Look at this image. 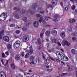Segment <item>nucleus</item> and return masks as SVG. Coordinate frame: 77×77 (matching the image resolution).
Listing matches in <instances>:
<instances>
[{"label":"nucleus","mask_w":77,"mask_h":77,"mask_svg":"<svg viewBox=\"0 0 77 77\" xmlns=\"http://www.w3.org/2000/svg\"><path fill=\"white\" fill-rule=\"evenodd\" d=\"M5 54H6L7 56H8L9 55V52L8 51H7L5 53Z\"/></svg>","instance_id":"obj_53"},{"label":"nucleus","mask_w":77,"mask_h":77,"mask_svg":"<svg viewBox=\"0 0 77 77\" xmlns=\"http://www.w3.org/2000/svg\"><path fill=\"white\" fill-rule=\"evenodd\" d=\"M33 25L34 27L37 28L39 26V23L38 21H35L33 23Z\"/></svg>","instance_id":"obj_9"},{"label":"nucleus","mask_w":77,"mask_h":77,"mask_svg":"<svg viewBox=\"0 0 77 77\" xmlns=\"http://www.w3.org/2000/svg\"><path fill=\"white\" fill-rule=\"evenodd\" d=\"M59 17V15L57 14H55L54 16V18H56V17Z\"/></svg>","instance_id":"obj_48"},{"label":"nucleus","mask_w":77,"mask_h":77,"mask_svg":"<svg viewBox=\"0 0 77 77\" xmlns=\"http://www.w3.org/2000/svg\"><path fill=\"white\" fill-rule=\"evenodd\" d=\"M11 66L12 69H14L15 68V67H16L15 66V64H13V63L12 64H11Z\"/></svg>","instance_id":"obj_27"},{"label":"nucleus","mask_w":77,"mask_h":77,"mask_svg":"<svg viewBox=\"0 0 77 77\" xmlns=\"http://www.w3.org/2000/svg\"><path fill=\"white\" fill-rule=\"evenodd\" d=\"M21 56H24V53L22 52L20 54Z\"/></svg>","instance_id":"obj_44"},{"label":"nucleus","mask_w":77,"mask_h":77,"mask_svg":"<svg viewBox=\"0 0 77 77\" xmlns=\"http://www.w3.org/2000/svg\"><path fill=\"white\" fill-rule=\"evenodd\" d=\"M72 10H74L75 9V5H72Z\"/></svg>","instance_id":"obj_36"},{"label":"nucleus","mask_w":77,"mask_h":77,"mask_svg":"<svg viewBox=\"0 0 77 77\" xmlns=\"http://www.w3.org/2000/svg\"><path fill=\"white\" fill-rule=\"evenodd\" d=\"M50 59H51V60H53V61H56V60H55V59H54L53 58H52L51 57H50Z\"/></svg>","instance_id":"obj_45"},{"label":"nucleus","mask_w":77,"mask_h":77,"mask_svg":"<svg viewBox=\"0 0 77 77\" xmlns=\"http://www.w3.org/2000/svg\"><path fill=\"white\" fill-rule=\"evenodd\" d=\"M38 44L40 45V44H41V40H40V39L38 38Z\"/></svg>","instance_id":"obj_43"},{"label":"nucleus","mask_w":77,"mask_h":77,"mask_svg":"<svg viewBox=\"0 0 77 77\" xmlns=\"http://www.w3.org/2000/svg\"><path fill=\"white\" fill-rule=\"evenodd\" d=\"M29 50L28 51V53H30V54H33V49L32 48V45L29 47Z\"/></svg>","instance_id":"obj_6"},{"label":"nucleus","mask_w":77,"mask_h":77,"mask_svg":"<svg viewBox=\"0 0 77 77\" xmlns=\"http://www.w3.org/2000/svg\"><path fill=\"white\" fill-rule=\"evenodd\" d=\"M51 3L52 5H56L57 4V0H52Z\"/></svg>","instance_id":"obj_11"},{"label":"nucleus","mask_w":77,"mask_h":77,"mask_svg":"<svg viewBox=\"0 0 77 77\" xmlns=\"http://www.w3.org/2000/svg\"><path fill=\"white\" fill-rule=\"evenodd\" d=\"M28 40H29V38L26 35L25 36L23 39V41L24 42H27V41H28Z\"/></svg>","instance_id":"obj_13"},{"label":"nucleus","mask_w":77,"mask_h":77,"mask_svg":"<svg viewBox=\"0 0 77 77\" xmlns=\"http://www.w3.org/2000/svg\"><path fill=\"white\" fill-rule=\"evenodd\" d=\"M40 13L41 14H44V11H41Z\"/></svg>","instance_id":"obj_62"},{"label":"nucleus","mask_w":77,"mask_h":77,"mask_svg":"<svg viewBox=\"0 0 77 77\" xmlns=\"http://www.w3.org/2000/svg\"><path fill=\"white\" fill-rule=\"evenodd\" d=\"M7 17V13H2L0 16V20L1 21H5Z\"/></svg>","instance_id":"obj_2"},{"label":"nucleus","mask_w":77,"mask_h":77,"mask_svg":"<svg viewBox=\"0 0 77 77\" xmlns=\"http://www.w3.org/2000/svg\"><path fill=\"white\" fill-rule=\"evenodd\" d=\"M26 11L25 10H22L20 12L21 14H24Z\"/></svg>","instance_id":"obj_25"},{"label":"nucleus","mask_w":77,"mask_h":77,"mask_svg":"<svg viewBox=\"0 0 77 77\" xmlns=\"http://www.w3.org/2000/svg\"><path fill=\"white\" fill-rule=\"evenodd\" d=\"M29 57V54L27 53L26 54L25 56V58H27Z\"/></svg>","instance_id":"obj_34"},{"label":"nucleus","mask_w":77,"mask_h":77,"mask_svg":"<svg viewBox=\"0 0 77 77\" xmlns=\"http://www.w3.org/2000/svg\"><path fill=\"white\" fill-rule=\"evenodd\" d=\"M30 22H26L25 25L26 26H29V25H30Z\"/></svg>","instance_id":"obj_29"},{"label":"nucleus","mask_w":77,"mask_h":77,"mask_svg":"<svg viewBox=\"0 0 77 77\" xmlns=\"http://www.w3.org/2000/svg\"><path fill=\"white\" fill-rule=\"evenodd\" d=\"M48 6H49V7H50L51 8H53V5H48Z\"/></svg>","instance_id":"obj_58"},{"label":"nucleus","mask_w":77,"mask_h":77,"mask_svg":"<svg viewBox=\"0 0 77 77\" xmlns=\"http://www.w3.org/2000/svg\"><path fill=\"white\" fill-rule=\"evenodd\" d=\"M37 6V3L34 4L33 5L32 7V9H35Z\"/></svg>","instance_id":"obj_17"},{"label":"nucleus","mask_w":77,"mask_h":77,"mask_svg":"<svg viewBox=\"0 0 77 77\" xmlns=\"http://www.w3.org/2000/svg\"><path fill=\"white\" fill-rule=\"evenodd\" d=\"M0 77H6V74L4 72H1L0 73Z\"/></svg>","instance_id":"obj_14"},{"label":"nucleus","mask_w":77,"mask_h":77,"mask_svg":"<svg viewBox=\"0 0 77 77\" xmlns=\"http://www.w3.org/2000/svg\"><path fill=\"white\" fill-rule=\"evenodd\" d=\"M51 33L54 36H56L57 34V31L55 30H53L51 32Z\"/></svg>","instance_id":"obj_12"},{"label":"nucleus","mask_w":77,"mask_h":77,"mask_svg":"<svg viewBox=\"0 0 77 77\" xmlns=\"http://www.w3.org/2000/svg\"><path fill=\"white\" fill-rule=\"evenodd\" d=\"M11 44H8V45H7V48L8 50H10L11 48Z\"/></svg>","instance_id":"obj_26"},{"label":"nucleus","mask_w":77,"mask_h":77,"mask_svg":"<svg viewBox=\"0 0 77 77\" xmlns=\"http://www.w3.org/2000/svg\"><path fill=\"white\" fill-rule=\"evenodd\" d=\"M15 43H16V44L20 45V44H21V42H20V41H17Z\"/></svg>","instance_id":"obj_33"},{"label":"nucleus","mask_w":77,"mask_h":77,"mask_svg":"<svg viewBox=\"0 0 77 77\" xmlns=\"http://www.w3.org/2000/svg\"><path fill=\"white\" fill-rule=\"evenodd\" d=\"M14 16L16 18L18 19L19 18V17H20V15L17 14H15Z\"/></svg>","instance_id":"obj_23"},{"label":"nucleus","mask_w":77,"mask_h":77,"mask_svg":"<svg viewBox=\"0 0 77 77\" xmlns=\"http://www.w3.org/2000/svg\"><path fill=\"white\" fill-rule=\"evenodd\" d=\"M45 20L46 21H48V18H50L48 17H45Z\"/></svg>","instance_id":"obj_38"},{"label":"nucleus","mask_w":77,"mask_h":77,"mask_svg":"<svg viewBox=\"0 0 77 77\" xmlns=\"http://www.w3.org/2000/svg\"><path fill=\"white\" fill-rule=\"evenodd\" d=\"M69 66V70L71 71V70L72 69V68H71V67H69V66Z\"/></svg>","instance_id":"obj_50"},{"label":"nucleus","mask_w":77,"mask_h":77,"mask_svg":"<svg viewBox=\"0 0 77 77\" xmlns=\"http://www.w3.org/2000/svg\"><path fill=\"white\" fill-rule=\"evenodd\" d=\"M65 74H66V73H63L61 74V76H64V75H65Z\"/></svg>","instance_id":"obj_57"},{"label":"nucleus","mask_w":77,"mask_h":77,"mask_svg":"<svg viewBox=\"0 0 77 77\" xmlns=\"http://www.w3.org/2000/svg\"><path fill=\"white\" fill-rule=\"evenodd\" d=\"M20 45L17 44L16 43H15L14 45V48H18V47H20Z\"/></svg>","instance_id":"obj_16"},{"label":"nucleus","mask_w":77,"mask_h":77,"mask_svg":"<svg viewBox=\"0 0 77 77\" xmlns=\"http://www.w3.org/2000/svg\"><path fill=\"white\" fill-rule=\"evenodd\" d=\"M42 21L43 23L44 24H46V22H45V20H43V19L42 20Z\"/></svg>","instance_id":"obj_41"},{"label":"nucleus","mask_w":77,"mask_h":77,"mask_svg":"<svg viewBox=\"0 0 77 77\" xmlns=\"http://www.w3.org/2000/svg\"><path fill=\"white\" fill-rule=\"evenodd\" d=\"M4 30H3L0 32V39H3V36L4 35Z\"/></svg>","instance_id":"obj_7"},{"label":"nucleus","mask_w":77,"mask_h":77,"mask_svg":"<svg viewBox=\"0 0 77 77\" xmlns=\"http://www.w3.org/2000/svg\"><path fill=\"white\" fill-rule=\"evenodd\" d=\"M76 39H77V38L75 37H73L72 38V41H75V40H76Z\"/></svg>","instance_id":"obj_46"},{"label":"nucleus","mask_w":77,"mask_h":77,"mask_svg":"<svg viewBox=\"0 0 77 77\" xmlns=\"http://www.w3.org/2000/svg\"><path fill=\"white\" fill-rule=\"evenodd\" d=\"M62 60L64 61H66L68 60V58L67 57L65 56Z\"/></svg>","instance_id":"obj_15"},{"label":"nucleus","mask_w":77,"mask_h":77,"mask_svg":"<svg viewBox=\"0 0 77 77\" xmlns=\"http://www.w3.org/2000/svg\"><path fill=\"white\" fill-rule=\"evenodd\" d=\"M75 21V19H72V20L69 19V22L70 23H74Z\"/></svg>","instance_id":"obj_24"},{"label":"nucleus","mask_w":77,"mask_h":77,"mask_svg":"<svg viewBox=\"0 0 77 77\" xmlns=\"http://www.w3.org/2000/svg\"><path fill=\"white\" fill-rule=\"evenodd\" d=\"M19 77H23V75H19Z\"/></svg>","instance_id":"obj_63"},{"label":"nucleus","mask_w":77,"mask_h":77,"mask_svg":"<svg viewBox=\"0 0 77 77\" xmlns=\"http://www.w3.org/2000/svg\"><path fill=\"white\" fill-rule=\"evenodd\" d=\"M60 36L62 38H64L65 36H66V35L65 34V32H62L60 34Z\"/></svg>","instance_id":"obj_10"},{"label":"nucleus","mask_w":77,"mask_h":77,"mask_svg":"<svg viewBox=\"0 0 77 77\" xmlns=\"http://www.w3.org/2000/svg\"><path fill=\"white\" fill-rule=\"evenodd\" d=\"M71 52L73 54H74L75 53V49H72L71 51Z\"/></svg>","instance_id":"obj_31"},{"label":"nucleus","mask_w":77,"mask_h":77,"mask_svg":"<svg viewBox=\"0 0 77 77\" xmlns=\"http://www.w3.org/2000/svg\"><path fill=\"white\" fill-rule=\"evenodd\" d=\"M60 4L61 6H63V2H61Z\"/></svg>","instance_id":"obj_61"},{"label":"nucleus","mask_w":77,"mask_h":77,"mask_svg":"<svg viewBox=\"0 0 77 77\" xmlns=\"http://www.w3.org/2000/svg\"><path fill=\"white\" fill-rule=\"evenodd\" d=\"M36 17H39L40 18L38 20V22L39 23H41L42 21V20H43V19L42 18V16L41 15V14H38L36 15Z\"/></svg>","instance_id":"obj_5"},{"label":"nucleus","mask_w":77,"mask_h":77,"mask_svg":"<svg viewBox=\"0 0 77 77\" xmlns=\"http://www.w3.org/2000/svg\"><path fill=\"white\" fill-rule=\"evenodd\" d=\"M10 27H14V26H15V24H11L10 25Z\"/></svg>","instance_id":"obj_49"},{"label":"nucleus","mask_w":77,"mask_h":77,"mask_svg":"<svg viewBox=\"0 0 77 77\" xmlns=\"http://www.w3.org/2000/svg\"><path fill=\"white\" fill-rule=\"evenodd\" d=\"M44 33L41 32V33L40 34L41 38H42V36L43 35H44Z\"/></svg>","instance_id":"obj_52"},{"label":"nucleus","mask_w":77,"mask_h":77,"mask_svg":"<svg viewBox=\"0 0 77 77\" xmlns=\"http://www.w3.org/2000/svg\"><path fill=\"white\" fill-rule=\"evenodd\" d=\"M43 57V59H44L45 61H47V60L46 59H45V56L44 55V54L42 55Z\"/></svg>","instance_id":"obj_42"},{"label":"nucleus","mask_w":77,"mask_h":77,"mask_svg":"<svg viewBox=\"0 0 77 77\" xmlns=\"http://www.w3.org/2000/svg\"><path fill=\"white\" fill-rule=\"evenodd\" d=\"M32 77H39V75L36 74H33L32 75Z\"/></svg>","instance_id":"obj_32"},{"label":"nucleus","mask_w":77,"mask_h":77,"mask_svg":"<svg viewBox=\"0 0 77 77\" xmlns=\"http://www.w3.org/2000/svg\"><path fill=\"white\" fill-rule=\"evenodd\" d=\"M44 63V65L45 66H47L48 64V63L47 62V61H45Z\"/></svg>","instance_id":"obj_28"},{"label":"nucleus","mask_w":77,"mask_h":77,"mask_svg":"<svg viewBox=\"0 0 77 77\" xmlns=\"http://www.w3.org/2000/svg\"><path fill=\"white\" fill-rule=\"evenodd\" d=\"M2 56L3 57H5V53H3L2 54Z\"/></svg>","instance_id":"obj_51"},{"label":"nucleus","mask_w":77,"mask_h":77,"mask_svg":"<svg viewBox=\"0 0 77 77\" xmlns=\"http://www.w3.org/2000/svg\"><path fill=\"white\" fill-rule=\"evenodd\" d=\"M28 71H29V72H32V70H31V69H29L28 70Z\"/></svg>","instance_id":"obj_60"},{"label":"nucleus","mask_w":77,"mask_h":77,"mask_svg":"<svg viewBox=\"0 0 77 77\" xmlns=\"http://www.w3.org/2000/svg\"><path fill=\"white\" fill-rule=\"evenodd\" d=\"M1 62L2 63V64L5 65V66H6L8 63V61H7L6 64H5V63H4V61H3V59L1 60Z\"/></svg>","instance_id":"obj_19"},{"label":"nucleus","mask_w":77,"mask_h":77,"mask_svg":"<svg viewBox=\"0 0 77 77\" xmlns=\"http://www.w3.org/2000/svg\"><path fill=\"white\" fill-rule=\"evenodd\" d=\"M52 42L54 43H57L58 41H57V40L55 39H54L52 40Z\"/></svg>","instance_id":"obj_30"},{"label":"nucleus","mask_w":77,"mask_h":77,"mask_svg":"<svg viewBox=\"0 0 77 77\" xmlns=\"http://www.w3.org/2000/svg\"><path fill=\"white\" fill-rule=\"evenodd\" d=\"M3 39L5 42H9V38L8 36H5Z\"/></svg>","instance_id":"obj_8"},{"label":"nucleus","mask_w":77,"mask_h":77,"mask_svg":"<svg viewBox=\"0 0 77 77\" xmlns=\"http://www.w3.org/2000/svg\"><path fill=\"white\" fill-rule=\"evenodd\" d=\"M22 30L23 31H26L27 30V28L26 27H24L22 28Z\"/></svg>","instance_id":"obj_37"},{"label":"nucleus","mask_w":77,"mask_h":77,"mask_svg":"<svg viewBox=\"0 0 77 77\" xmlns=\"http://www.w3.org/2000/svg\"><path fill=\"white\" fill-rule=\"evenodd\" d=\"M60 20V18L58 17L56 18V19H54L53 21H55V22H58Z\"/></svg>","instance_id":"obj_21"},{"label":"nucleus","mask_w":77,"mask_h":77,"mask_svg":"<svg viewBox=\"0 0 77 77\" xmlns=\"http://www.w3.org/2000/svg\"><path fill=\"white\" fill-rule=\"evenodd\" d=\"M22 20L24 22H26L27 21V18L26 17H24L23 18Z\"/></svg>","instance_id":"obj_22"},{"label":"nucleus","mask_w":77,"mask_h":77,"mask_svg":"<svg viewBox=\"0 0 77 77\" xmlns=\"http://www.w3.org/2000/svg\"><path fill=\"white\" fill-rule=\"evenodd\" d=\"M15 58L16 60H18L20 59V56L18 55H17L15 56Z\"/></svg>","instance_id":"obj_18"},{"label":"nucleus","mask_w":77,"mask_h":77,"mask_svg":"<svg viewBox=\"0 0 77 77\" xmlns=\"http://www.w3.org/2000/svg\"><path fill=\"white\" fill-rule=\"evenodd\" d=\"M20 71H21L23 73L24 72V70H23V69H20Z\"/></svg>","instance_id":"obj_59"},{"label":"nucleus","mask_w":77,"mask_h":77,"mask_svg":"<svg viewBox=\"0 0 77 77\" xmlns=\"http://www.w3.org/2000/svg\"><path fill=\"white\" fill-rule=\"evenodd\" d=\"M57 44H58L59 45H60V46H61V44L59 42H57Z\"/></svg>","instance_id":"obj_47"},{"label":"nucleus","mask_w":77,"mask_h":77,"mask_svg":"<svg viewBox=\"0 0 77 77\" xmlns=\"http://www.w3.org/2000/svg\"><path fill=\"white\" fill-rule=\"evenodd\" d=\"M29 60L30 61H31L30 63L31 65H35L34 62H35V57L34 56H31L30 57Z\"/></svg>","instance_id":"obj_4"},{"label":"nucleus","mask_w":77,"mask_h":77,"mask_svg":"<svg viewBox=\"0 0 77 77\" xmlns=\"http://www.w3.org/2000/svg\"><path fill=\"white\" fill-rule=\"evenodd\" d=\"M61 44L63 46H65L66 45L67 46L69 45V42H68V41L66 40L65 39H64L63 41H62Z\"/></svg>","instance_id":"obj_3"},{"label":"nucleus","mask_w":77,"mask_h":77,"mask_svg":"<svg viewBox=\"0 0 77 77\" xmlns=\"http://www.w3.org/2000/svg\"><path fill=\"white\" fill-rule=\"evenodd\" d=\"M46 46L47 47H49V46H50V43H47Z\"/></svg>","instance_id":"obj_54"},{"label":"nucleus","mask_w":77,"mask_h":77,"mask_svg":"<svg viewBox=\"0 0 77 77\" xmlns=\"http://www.w3.org/2000/svg\"><path fill=\"white\" fill-rule=\"evenodd\" d=\"M65 10H66V11H68V7H66L65 8Z\"/></svg>","instance_id":"obj_55"},{"label":"nucleus","mask_w":77,"mask_h":77,"mask_svg":"<svg viewBox=\"0 0 77 77\" xmlns=\"http://www.w3.org/2000/svg\"><path fill=\"white\" fill-rule=\"evenodd\" d=\"M74 35H75V36L77 35V33H75L74 34Z\"/></svg>","instance_id":"obj_64"},{"label":"nucleus","mask_w":77,"mask_h":77,"mask_svg":"<svg viewBox=\"0 0 77 77\" xmlns=\"http://www.w3.org/2000/svg\"><path fill=\"white\" fill-rule=\"evenodd\" d=\"M29 11L31 14H33V13H34V11H32V10H29Z\"/></svg>","instance_id":"obj_39"},{"label":"nucleus","mask_w":77,"mask_h":77,"mask_svg":"<svg viewBox=\"0 0 77 77\" xmlns=\"http://www.w3.org/2000/svg\"><path fill=\"white\" fill-rule=\"evenodd\" d=\"M69 31H70V32H71V31H72V28H71V27H70L69 28Z\"/></svg>","instance_id":"obj_56"},{"label":"nucleus","mask_w":77,"mask_h":77,"mask_svg":"<svg viewBox=\"0 0 77 77\" xmlns=\"http://www.w3.org/2000/svg\"><path fill=\"white\" fill-rule=\"evenodd\" d=\"M46 30V29L45 28H44L42 31V33L44 34L45 31Z\"/></svg>","instance_id":"obj_35"},{"label":"nucleus","mask_w":77,"mask_h":77,"mask_svg":"<svg viewBox=\"0 0 77 77\" xmlns=\"http://www.w3.org/2000/svg\"><path fill=\"white\" fill-rule=\"evenodd\" d=\"M20 30H17L16 31V33L17 34H19V33H20Z\"/></svg>","instance_id":"obj_40"},{"label":"nucleus","mask_w":77,"mask_h":77,"mask_svg":"<svg viewBox=\"0 0 77 77\" xmlns=\"http://www.w3.org/2000/svg\"><path fill=\"white\" fill-rule=\"evenodd\" d=\"M45 35L46 36H48L49 35H50V31L47 30L45 32Z\"/></svg>","instance_id":"obj_20"},{"label":"nucleus","mask_w":77,"mask_h":77,"mask_svg":"<svg viewBox=\"0 0 77 77\" xmlns=\"http://www.w3.org/2000/svg\"><path fill=\"white\" fill-rule=\"evenodd\" d=\"M56 53L57 54L56 55L58 57V58L59 59H60L61 60H62V59H63L65 56V54H63L62 52H56Z\"/></svg>","instance_id":"obj_1"}]
</instances>
